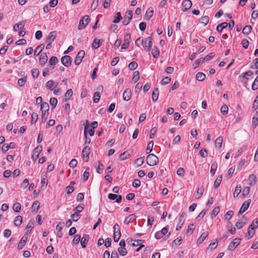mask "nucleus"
<instances>
[{"label":"nucleus","mask_w":258,"mask_h":258,"mask_svg":"<svg viewBox=\"0 0 258 258\" xmlns=\"http://www.w3.org/2000/svg\"><path fill=\"white\" fill-rule=\"evenodd\" d=\"M160 54L159 50L156 46H154L152 50V54L154 58H157Z\"/></svg>","instance_id":"7c9ffc66"},{"label":"nucleus","mask_w":258,"mask_h":258,"mask_svg":"<svg viewBox=\"0 0 258 258\" xmlns=\"http://www.w3.org/2000/svg\"><path fill=\"white\" fill-rule=\"evenodd\" d=\"M56 36V31H52L48 34L46 42H52Z\"/></svg>","instance_id":"412c9836"},{"label":"nucleus","mask_w":258,"mask_h":258,"mask_svg":"<svg viewBox=\"0 0 258 258\" xmlns=\"http://www.w3.org/2000/svg\"><path fill=\"white\" fill-rule=\"evenodd\" d=\"M81 216V215L80 214L75 213L74 214H72L71 217L74 221L77 222L79 220Z\"/></svg>","instance_id":"bf43d9fd"},{"label":"nucleus","mask_w":258,"mask_h":258,"mask_svg":"<svg viewBox=\"0 0 258 258\" xmlns=\"http://www.w3.org/2000/svg\"><path fill=\"white\" fill-rule=\"evenodd\" d=\"M25 25V21H22L19 23L16 24L13 27V30L17 32L19 29H22Z\"/></svg>","instance_id":"4be33fe9"},{"label":"nucleus","mask_w":258,"mask_h":258,"mask_svg":"<svg viewBox=\"0 0 258 258\" xmlns=\"http://www.w3.org/2000/svg\"><path fill=\"white\" fill-rule=\"evenodd\" d=\"M220 211V208L219 207L215 208L211 212L212 218L216 217Z\"/></svg>","instance_id":"8fccbe9b"},{"label":"nucleus","mask_w":258,"mask_h":258,"mask_svg":"<svg viewBox=\"0 0 258 258\" xmlns=\"http://www.w3.org/2000/svg\"><path fill=\"white\" fill-rule=\"evenodd\" d=\"M122 17L120 12H117L116 14V16L114 17V19L113 21V23H118L121 19Z\"/></svg>","instance_id":"3c124183"},{"label":"nucleus","mask_w":258,"mask_h":258,"mask_svg":"<svg viewBox=\"0 0 258 258\" xmlns=\"http://www.w3.org/2000/svg\"><path fill=\"white\" fill-rule=\"evenodd\" d=\"M33 222H29L28 223V224H27V225L26 227V231L25 234V235H26V234H27L28 233H30L31 231V230L33 228Z\"/></svg>","instance_id":"de8ad7c7"},{"label":"nucleus","mask_w":258,"mask_h":258,"mask_svg":"<svg viewBox=\"0 0 258 258\" xmlns=\"http://www.w3.org/2000/svg\"><path fill=\"white\" fill-rule=\"evenodd\" d=\"M144 162V157H142L137 159L135 160V164L137 165L138 167L141 166Z\"/></svg>","instance_id":"a19ab883"},{"label":"nucleus","mask_w":258,"mask_h":258,"mask_svg":"<svg viewBox=\"0 0 258 258\" xmlns=\"http://www.w3.org/2000/svg\"><path fill=\"white\" fill-rule=\"evenodd\" d=\"M251 202V200L250 199H249L245 201L242 205L238 213V214L241 215L245 211H246L248 209Z\"/></svg>","instance_id":"6e6552de"},{"label":"nucleus","mask_w":258,"mask_h":258,"mask_svg":"<svg viewBox=\"0 0 258 258\" xmlns=\"http://www.w3.org/2000/svg\"><path fill=\"white\" fill-rule=\"evenodd\" d=\"M121 236L120 231H114L113 240L114 242H117Z\"/></svg>","instance_id":"37998d69"},{"label":"nucleus","mask_w":258,"mask_h":258,"mask_svg":"<svg viewBox=\"0 0 258 258\" xmlns=\"http://www.w3.org/2000/svg\"><path fill=\"white\" fill-rule=\"evenodd\" d=\"M80 241L81 242V236L79 234L76 235L73 240V243L74 244H77L79 243Z\"/></svg>","instance_id":"69168bd1"},{"label":"nucleus","mask_w":258,"mask_h":258,"mask_svg":"<svg viewBox=\"0 0 258 258\" xmlns=\"http://www.w3.org/2000/svg\"><path fill=\"white\" fill-rule=\"evenodd\" d=\"M252 27L250 25L245 26L242 30V32L245 35H248L251 31Z\"/></svg>","instance_id":"e433bc0d"},{"label":"nucleus","mask_w":258,"mask_h":258,"mask_svg":"<svg viewBox=\"0 0 258 258\" xmlns=\"http://www.w3.org/2000/svg\"><path fill=\"white\" fill-rule=\"evenodd\" d=\"M228 26V23L223 22L217 26L216 30L218 32H221L223 29L226 28Z\"/></svg>","instance_id":"c756f323"},{"label":"nucleus","mask_w":258,"mask_h":258,"mask_svg":"<svg viewBox=\"0 0 258 258\" xmlns=\"http://www.w3.org/2000/svg\"><path fill=\"white\" fill-rule=\"evenodd\" d=\"M192 6V3L190 0L184 1L182 3V11H186L189 10Z\"/></svg>","instance_id":"ddd939ff"},{"label":"nucleus","mask_w":258,"mask_h":258,"mask_svg":"<svg viewBox=\"0 0 258 258\" xmlns=\"http://www.w3.org/2000/svg\"><path fill=\"white\" fill-rule=\"evenodd\" d=\"M204 62L203 58L197 59L193 64V67L194 69H196L199 67L200 63H202Z\"/></svg>","instance_id":"49530a36"},{"label":"nucleus","mask_w":258,"mask_h":258,"mask_svg":"<svg viewBox=\"0 0 258 258\" xmlns=\"http://www.w3.org/2000/svg\"><path fill=\"white\" fill-rule=\"evenodd\" d=\"M118 251L119 254L122 256L125 255L127 253V251L125 247H119L118 248Z\"/></svg>","instance_id":"603ef678"},{"label":"nucleus","mask_w":258,"mask_h":258,"mask_svg":"<svg viewBox=\"0 0 258 258\" xmlns=\"http://www.w3.org/2000/svg\"><path fill=\"white\" fill-rule=\"evenodd\" d=\"M215 56V54L213 52H211L209 54L207 55L205 57L203 58L204 61H207L210 60Z\"/></svg>","instance_id":"e2e57ef3"},{"label":"nucleus","mask_w":258,"mask_h":258,"mask_svg":"<svg viewBox=\"0 0 258 258\" xmlns=\"http://www.w3.org/2000/svg\"><path fill=\"white\" fill-rule=\"evenodd\" d=\"M61 62L64 66L69 67L72 64V58L69 55H64L61 57Z\"/></svg>","instance_id":"1a4fd4ad"},{"label":"nucleus","mask_w":258,"mask_h":258,"mask_svg":"<svg viewBox=\"0 0 258 258\" xmlns=\"http://www.w3.org/2000/svg\"><path fill=\"white\" fill-rule=\"evenodd\" d=\"M90 148L88 146L84 147L82 150V157L83 160L88 162L89 160V155L90 154Z\"/></svg>","instance_id":"9b49d317"},{"label":"nucleus","mask_w":258,"mask_h":258,"mask_svg":"<svg viewBox=\"0 0 258 258\" xmlns=\"http://www.w3.org/2000/svg\"><path fill=\"white\" fill-rule=\"evenodd\" d=\"M142 44L144 47L146 51L148 52L150 50L152 45V38L149 36L147 38L142 39Z\"/></svg>","instance_id":"f03ea898"},{"label":"nucleus","mask_w":258,"mask_h":258,"mask_svg":"<svg viewBox=\"0 0 258 258\" xmlns=\"http://www.w3.org/2000/svg\"><path fill=\"white\" fill-rule=\"evenodd\" d=\"M108 198L109 199L111 200H114L116 199V202L117 203H120L122 201V196L121 195L109 194L108 195Z\"/></svg>","instance_id":"4468645a"},{"label":"nucleus","mask_w":258,"mask_h":258,"mask_svg":"<svg viewBox=\"0 0 258 258\" xmlns=\"http://www.w3.org/2000/svg\"><path fill=\"white\" fill-rule=\"evenodd\" d=\"M48 57L47 54L45 52L41 53L39 58V63L41 66H43L47 62Z\"/></svg>","instance_id":"2eb2a0df"},{"label":"nucleus","mask_w":258,"mask_h":258,"mask_svg":"<svg viewBox=\"0 0 258 258\" xmlns=\"http://www.w3.org/2000/svg\"><path fill=\"white\" fill-rule=\"evenodd\" d=\"M255 223L256 225L254 226V222H252L248 228V234L246 236V238L248 240L250 239L254 235V232H252V230L255 228L258 227V218L255 219Z\"/></svg>","instance_id":"7ed1b4c3"},{"label":"nucleus","mask_w":258,"mask_h":258,"mask_svg":"<svg viewBox=\"0 0 258 258\" xmlns=\"http://www.w3.org/2000/svg\"><path fill=\"white\" fill-rule=\"evenodd\" d=\"M84 209L83 205H79L74 210V211L75 212V213L79 214L80 212H81Z\"/></svg>","instance_id":"680f3d73"},{"label":"nucleus","mask_w":258,"mask_h":258,"mask_svg":"<svg viewBox=\"0 0 258 258\" xmlns=\"http://www.w3.org/2000/svg\"><path fill=\"white\" fill-rule=\"evenodd\" d=\"M223 143V137L220 136L215 141V146L216 148L220 149L222 147Z\"/></svg>","instance_id":"b1692460"},{"label":"nucleus","mask_w":258,"mask_h":258,"mask_svg":"<svg viewBox=\"0 0 258 258\" xmlns=\"http://www.w3.org/2000/svg\"><path fill=\"white\" fill-rule=\"evenodd\" d=\"M31 208L34 211H37L39 208V202L38 201L34 202Z\"/></svg>","instance_id":"4d7b16f0"},{"label":"nucleus","mask_w":258,"mask_h":258,"mask_svg":"<svg viewBox=\"0 0 258 258\" xmlns=\"http://www.w3.org/2000/svg\"><path fill=\"white\" fill-rule=\"evenodd\" d=\"M133 17V12L131 10H127L124 17V20L122 21V24L126 26L129 24Z\"/></svg>","instance_id":"39448f33"},{"label":"nucleus","mask_w":258,"mask_h":258,"mask_svg":"<svg viewBox=\"0 0 258 258\" xmlns=\"http://www.w3.org/2000/svg\"><path fill=\"white\" fill-rule=\"evenodd\" d=\"M89 236L87 234H84L82 239H81V244L83 248H85L88 242Z\"/></svg>","instance_id":"f3484780"},{"label":"nucleus","mask_w":258,"mask_h":258,"mask_svg":"<svg viewBox=\"0 0 258 258\" xmlns=\"http://www.w3.org/2000/svg\"><path fill=\"white\" fill-rule=\"evenodd\" d=\"M228 107L227 105L224 104L223 105L220 109L221 113L223 115H226L228 112Z\"/></svg>","instance_id":"ea45409f"},{"label":"nucleus","mask_w":258,"mask_h":258,"mask_svg":"<svg viewBox=\"0 0 258 258\" xmlns=\"http://www.w3.org/2000/svg\"><path fill=\"white\" fill-rule=\"evenodd\" d=\"M58 61L57 58L56 56H52L49 60V64L51 66H53L52 67V69H54V66L56 63Z\"/></svg>","instance_id":"f704fd0d"},{"label":"nucleus","mask_w":258,"mask_h":258,"mask_svg":"<svg viewBox=\"0 0 258 258\" xmlns=\"http://www.w3.org/2000/svg\"><path fill=\"white\" fill-rule=\"evenodd\" d=\"M132 152H133L132 151H128V150L125 151L124 152L121 153L119 157V159L120 160H124L127 159L128 158L130 157V156L132 154Z\"/></svg>","instance_id":"a211bd4d"},{"label":"nucleus","mask_w":258,"mask_h":258,"mask_svg":"<svg viewBox=\"0 0 258 258\" xmlns=\"http://www.w3.org/2000/svg\"><path fill=\"white\" fill-rule=\"evenodd\" d=\"M208 234H209V232L208 231L204 232L201 234L200 237L198 238V239L197 240L198 243L199 244L202 243L204 241L205 238L207 237Z\"/></svg>","instance_id":"393cba45"},{"label":"nucleus","mask_w":258,"mask_h":258,"mask_svg":"<svg viewBox=\"0 0 258 258\" xmlns=\"http://www.w3.org/2000/svg\"><path fill=\"white\" fill-rule=\"evenodd\" d=\"M31 73L34 79H36L38 78L39 74V72L37 69H33L32 70Z\"/></svg>","instance_id":"6e6d98bb"},{"label":"nucleus","mask_w":258,"mask_h":258,"mask_svg":"<svg viewBox=\"0 0 258 258\" xmlns=\"http://www.w3.org/2000/svg\"><path fill=\"white\" fill-rule=\"evenodd\" d=\"M28 237L24 235L22 238L21 239L20 241L19 242L18 245V248L19 249H22L24 246L25 245L26 243V241L27 240Z\"/></svg>","instance_id":"dca6fc26"},{"label":"nucleus","mask_w":258,"mask_h":258,"mask_svg":"<svg viewBox=\"0 0 258 258\" xmlns=\"http://www.w3.org/2000/svg\"><path fill=\"white\" fill-rule=\"evenodd\" d=\"M85 52L84 50H80L77 54L75 60L76 65H79L82 62V59L85 56Z\"/></svg>","instance_id":"9d476101"},{"label":"nucleus","mask_w":258,"mask_h":258,"mask_svg":"<svg viewBox=\"0 0 258 258\" xmlns=\"http://www.w3.org/2000/svg\"><path fill=\"white\" fill-rule=\"evenodd\" d=\"M14 224L16 226H20L22 222V217L20 216H17L14 220Z\"/></svg>","instance_id":"58836bf2"},{"label":"nucleus","mask_w":258,"mask_h":258,"mask_svg":"<svg viewBox=\"0 0 258 258\" xmlns=\"http://www.w3.org/2000/svg\"><path fill=\"white\" fill-rule=\"evenodd\" d=\"M100 40L95 38L92 43V48L94 49H97L100 46Z\"/></svg>","instance_id":"4c0bfd02"},{"label":"nucleus","mask_w":258,"mask_h":258,"mask_svg":"<svg viewBox=\"0 0 258 258\" xmlns=\"http://www.w3.org/2000/svg\"><path fill=\"white\" fill-rule=\"evenodd\" d=\"M241 240V239L239 238L234 239L233 240L229 243L228 246V250L230 251L234 250L240 244Z\"/></svg>","instance_id":"423d86ee"},{"label":"nucleus","mask_w":258,"mask_h":258,"mask_svg":"<svg viewBox=\"0 0 258 258\" xmlns=\"http://www.w3.org/2000/svg\"><path fill=\"white\" fill-rule=\"evenodd\" d=\"M90 21V18L89 16L85 15L80 21L78 28L79 30L84 29L89 23Z\"/></svg>","instance_id":"20e7f679"},{"label":"nucleus","mask_w":258,"mask_h":258,"mask_svg":"<svg viewBox=\"0 0 258 258\" xmlns=\"http://www.w3.org/2000/svg\"><path fill=\"white\" fill-rule=\"evenodd\" d=\"M158 162V158L154 154H150L147 157L146 163L149 166L156 165Z\"/></svg>","instance_id":"f257e3e1"},{"label":"nucleus","mask_w":258,"mask_h":258,"mask_svg":"<svg viewBox=\"0 0 258 258\" xmlns=\"http://www.w3.org/2000/svg\"><path fill=\"white\" fill-rule=\"evenodd\" d=\"M138 63L136 61H132L128 64V69L130 70H134L138 67Z\"/></svg>","instance_id":"5fc2aeb1"},{"label":"nucleus","mask_w":258,"mask_h":258,"mask_svg":"<svg viewBox=\"0 0 258 258\" xmlns=\"http://www.w3.org/2000/svg\"><path fill=\"white\" fill-rule=\"evenodd\" d=\"M251 88L253 90H256L258 89V76L255 79L254 82L252 85Z\"/></svg>","instance_id":"052dcab7"},{"label":"nucleus","mask_w":258,"mask_h":258,"mask_svg":"<svg viewBox=\"0 0 258 258\" xmlns=\"http://www.w3.org/2000/svg\"><path fill=\"white\" fill-rule=\"evenodd\" d=\"M44 48V44H41L38 45L34 50V55H38L40 54V53L42 51V50Z\"/></svg>","instance_id":"cd10ccee"},{"label":"nucleus","mask_w":258,"mask_h":258,"mask_svg":"<svg viewBox=\"0 0 258 258\" xmlns=\"http://www.w3.org/2000/svg\"><path fill=\"white\" fill-rule=\"evenodd\" d=\"M100 98V93L98 92H96L94 94V102L97 103L99 102Z\"/></svg>","instance_id":"774afa93"},{"label":"nucleus","mask_w":258,"mask_h":258,"mask_svg":"<svg viewBox=\"0 0 258 258\" xmlns=\"http://www.w3.org/2000/svg\"><path fill=\"white\" fill-rule=\"evenodd\" d=\"M222 180V175H219L216 178L214 184V186L215 188H217L219 186Z\"/></svg>","instance_id":"72a5a7b5"},{"label":"nucleus","mask_w":258,"mask_h":258,"mask_svg":"<svg viewBox=\"0 0 258 258\" xmlns=\"http://www.w3.org/2000/svg\"><path fill=\"white\" fill-rule=\"evenodd\" d=\"M58 85L57 82H55L52 80H49L46 83L45 87L50 91H53Z\"/></svg>","instance_id":"f8f14e48"},{"label":"nucleus","mask_w":258,"mask_h":258,"mask_svg":"<svg viewBox=\"0 0 258 258\" xmlns=\"http://www.w3.org/2000/svg\"><path fill=\"white\" fill-rule=\"evenodd\" d=\"M217 163L216 162H214L211 165V170H210L211 173L212 174V175L213 176L214 175L216 170L217 169Z\"/></svg>","instance_id":"a18cd8bd"},{"label":"nucleus","mask_w":258,"mask_h":258,"mask_svg":"<svg viewBox=\"0 0 258 258\" xmlns=\"http://www.w3.org/2000/svg\"><path fill=\"white\" fill-rule=\"evenodd\" d=\"M42 150V146H38L34 149L32 155V158L33 160L36 161L38 159L39 155Z\"/></svg>","instance_id":"0eeeda50"},{"label":"nucleus","mask_w":258,"mask_h":258,"mask_svg":"<svg viewBox=\"0 0 258 258\" xmlns=\"http://www.w3.org/2000/svg\"><path fill=\"white\" fill-rule=\"evenodd\" d=\"M241 191V187L240 185H238L236 186L234 193L233 196L234 197H237L239 195Z\"/></svg>","instance_id":"79ce46f5"},{"label":"nucleus","mask_w":258,"mask_h":258,"mask_svg":"<svg viewBox=\"0 0 258 258\" xmlns=\"http://www.w3.org/2000/svg\"><path fill=\"white\" fill-rule=\"evenodd\" d=\"M26 80H27L26 77H24L23 78L19 79L18 80V84L19 85V86L22 87L24 85L25 83L26 82Z\"/></svg>","instance_id":"338daca9"},{"label":"nucleus","mask_w":258,"mask_h":258,"mask_svg":"<svg viewBox=\"0 0 258 258\" xmlns=\"http://www.w3.org/2000/svg\"><path fill=\"white\" fill-rule=\"evenodd\" d=\"M132 96L131 91L129 89H126L123 92V98L125 101H128Z\"/></svg>","instance_id":"6ab92c4d"},{"label":"nucleus","mask_w":258,"mask_h":258,"mask_svg":"<svg viewBox=\"0 0 258 258\" xmlns=\"http://www.w3.org/2000/svg\"><path fill=\"white\" fill-rule=\"evenodd\" d=\"M73 93V90L71 89L68 90L64 95V100L65 101L68 100L72 97Z\"/></svg>","instance_id":"473e14b6"},{"label":"nucleus","mask_w":258,"mask_h":258,"mask_svg":"<svg viewBox=\"0 0 258 258\" xmlns=\"http://www.w3.org/2000/svg\"><path fill=\"white\" fill-rule=\"evenodd\" d=\"M50 104L54 108L57 103V100L56 98H51L49 100Z\"/></svg>","instance_id":"864d4df0"},{"label":"nucleus","mask_w":258,"mask_h":258,"mask_svg":"<svg viewBox=\"0 0 258 258\" xmlns=\"http://www.w3.org/2000/svg\"><path fill=\"white\" fill-rule=\"evenodd\" d=\"M196 78L199 81H203L205 79L206 75L202 72H199L196 74Z\"/></svg>","instance_id":"2f4dec72"},{"label":"nucleus","mask_w":258,"mask_h":258,"mask_svg":"<svg viewBox=\"0 0 258 258\" xmlns=\"http://www.w3.org/2000/svg\"><path fill=\"white\" fill-rule=\"evenodd\" d=\"M159 89L158 88L155 89L152 92V100L154 102H156L159 96Z\"/></svg>","instance_id":"c85d7f7f"},{"label":"nucleus","mask_w":258,"mask_h":258,"mask_svg":"<svg viewBox=\"0 0 258 258\" xmlns=\"http://www.w3.org/2000/svg\"><path fill=\"white\" fill-rule=\"evenodd\" d=\"M258 124V111H256L255 115L253 116L252 120V125L254 128H255Z\"/></svg>","instance_id":"a878e982"},{"label":"nucleus","mask_w":258,"mask_h":258,"mask_svg":"<svg viewBox=\"0 0 258 258\" xmlns=\"http://www.w3.org/2000/svg\"><path fill=\"white\" fill-rule=\"evenodd\" d=\"M204 191V188L203 186H201L197 189V194L196 195L195 198L196 199H199L203 194Z\"/></svg>","instance_id":"c9c22d12"},{"label":"nucleus","mask_w":258,"mask_h":258,"mask_svg":"<svg viewBox=\"0 0 258 258\" xmlns=\"http://www.w3.org/2000/svg\"><path fill=\"white\" fill-rule=\"evenodd\" d=\"M98 4H99V0H93L92 3L91 4V10L92 11H94L95 10H96V9L97 8V7L98 6Z\"/></svg>","instance_id":"13d9d810"},{"label":"nucleus","mask_w":258,"mask_h":258,"mask_svg":"<svg viewBox=\"0 0 258 258\" xmlns=\"http://www.w3.org/2000/svg\"><path fill=\"white\" fill-rule=\"evenodd\" d=\"M38 114L35 112H33L31 114V123H35L38 119Z\"/></svg>","instance_id":"0e129e2a"},{"label":"nucleus","mask_w":258,"mask_h":258,"mask_svg":"<svg viewBox=\"0 0 258 258\" xmlns=\"http://www.w3.org/2000/svg\"><path fill=\"white\" fill-rule=\"evenodd\" d=\"M249 184L251 186L254 185L256 183V176L253 174L249 175L248 178Z\"/></svg>","instance_id":"bb28decb"},{"label":"nucleus","mask_w":258,"mask_h":258,"mask_svg":"<svg viewBox=\"0 0 258 258\" xmlns=\"http://www.w3.org/2000/svg\"><path fill=\"white\" fill-rule=\"evenodd\" d=\"M21 206L19 203H15L13 206V210L16 212H19L21 210Z\"/></svg>","instance_id":"c03bdc74"},{"label":"nucleus","mask_w":258,"mask_h":258,"mask_svg":"<svg viewBox=\"0 0 258 258\" xmlns=\"http://www.w3.org/2000/svg\"><path fill=\"white\" fill-rule=\"evenodd\" d=\"M49 105L46 102H42L41 104L40 110L42 112L48 113Z\"/></svg>","instance_id":"5701e85b"},{"label":"nucleus","mask_w":258,"mask_h":258,"mask_svg":"<svg viewBox=\"0 0 258 258\" xmlns=\"http://www.w3.org/2000/svg\"><path fill=\"white\" fill-rule=\"evenodd\" d=\"M154 14V10L152 8H149L146 11L145 19L147 20H149L153 16Z\"/></svg>","instance_id":"aec40b11"},{"label":"nucleus","mask_w":258,"mask_h":258,"mask_svg":"<svg viewBox=\"0 0 258 258\" xmlns=\"http://www.w3.org/2000/svg\"><path fill=\"white\" fill-rule=\"evenodd\" d=\"M140 74L139 71H136L134 73V76L132 78V81L134 83H136L140 78Z\"/></svg>","instance_id":"09e8293b"}]
</instances>
